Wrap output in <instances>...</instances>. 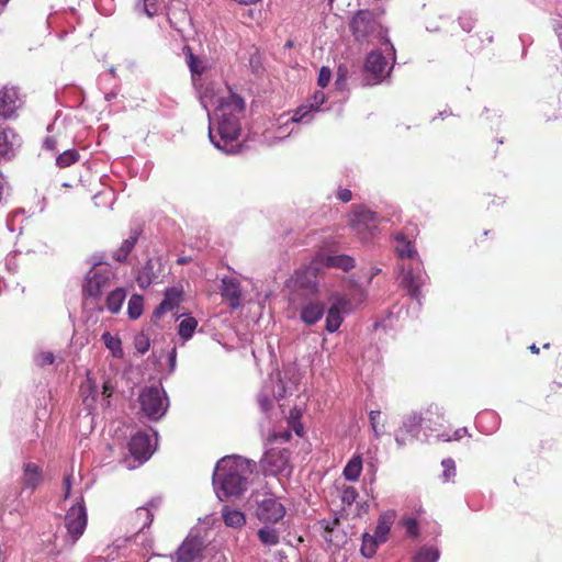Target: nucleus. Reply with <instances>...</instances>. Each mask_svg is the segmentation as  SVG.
Segmentation results:
<instances>
[{"label": "nucleus", "instance_id": "72a5a7b5", "mask_svg": "<svg viewBox=\"0 0 562 562\" xmlns=\"http://www.w3.org/2000/svg\"><path fill=\"white\" fill-rule=\"evenodd\" d=\"M258 538L265 546H276L279 543V533L276 529L269 527L259 529Z\"/></svg>", "mask_w": 562, "mask_h": 562}, {"label": "nucleus", "instance_id": "bb28decb", "mask_svg": "<svg viewBox=\"0 0 562 562\" xmlns=\"http://www.w3.org/2000/svg\"><path fill=\"white\" fill-rule=\"evenodd\" d=\"M126 299V291L123 288H116L111 291L106 296V308L110 313L116 314Z\"/></svg>", "mask_w": 562, "mask_h": 562}, {"label": "nucleus", "instance_id": "423d86ee", "mask_svg": "<svg viewBox=\"0 0 562 562\" xmlns=\"http://www.w3.org/2000/svg\"><path fill=\"white\" fill-rule=\"evenodd\" d=\"M290 451L285 448H271L260 461L266 475H278L289 467Z\"/></svg>", "mask_w": 562, "mask_h": 562}, {"label": "nucleus", "instance_id": "49530a36", "mask_svg": "<svg viewBox=\"0 0 562 562\" xmlns=\"http://www.w3.org/2000/svg\"><path fill=\"white\" fill-rule=\"evenodd\" d=\"M134 345H135L136 350L139 353L144 355L149 349V346H150L149 338L145 334H138L135 337Z\"/></svg>", "mask_w": 562, "mask_h": 562}, {"label": "nucleus", "instance_id": "4d7b16f0", "mask_svg": "<svg viewBox=\"0 0 562 562\" xmlns=\"http://www.w3.org/2000/svg\"><path fill=\"white\" fill-rule=\"evenodd\" d=\"M64 490H65V494H64V498L67 499L69 496H70V492H71V475H66L64 477Z\"/></svg>", "mask_w": 562, "mask_h": 562}, {"label": "nucleus", "instance_id": "8fccbe9b", "mask_svg": "<svg viewBox=\"0 0 562 562\" xmlns=\"http://www.w3.org/2000/svg\"><path fill=\"white\" fill-rule=\"evenodd\" d=\"M441 465L443 467V476L446 480H450L456 475V464L452 459L442 460Z\"/></svg>", "mask_w": 562, "mask_h": 562}, {"label": "nucleus", "instance_id": "5701e85b", "mask_svg": "<svg viewBox=\"0 0 562 562\" xmlns=\"http://www.w3.org/2000/svg\"><path fill=\"white\" fill-rule=\"evenodd\" d=\"M325 306L321 302H311L301 310V319L306 325L316 324L324 315Z\"/></svg>", "mask_w": 562, "mask_h": 562}, {"label": "nucleus", "instance_id": "ea45409f", "mask_svg": "<svg viewBox=\"0 0 562 562\" xmlns=\"http://www.w3.org/2000/svg\"><path fill=\"white\" fill-rule=\"evenodd\" d=\"M13 155V145L4 131H0V161L10 159Z\"/></svg>", "mask_w": 562, "mask_h": 562}, {"label": "nucleus", "instance_id": "20e7f679", "mask_svg": "<svg viewBox=\"0 0 562 562\" xmlns=\"http://www.w3.org/2000/svg\"><path fill=\"white\" fill-rule=\"evenodd\" d=\"M165 400L166 398L162 397L160 391L155 386L145 389L138 397L142 412L148 418L155 420L164 416L167 411Z\"/></svg>", "mask_w": 562, "mask_h": 562}, {"label": "nucleus", "instance_id": "09e8293b", "mask_svg": "<svg viewBox=\"0 0 562 562\" xmlns=\"http://www.w3.org/2000/svg\"><path fill=\"white\" fill-rule=\"evenodd\" d=\"M426 416L427 417L425 419H427L429 423L436 422L434 420L432 416H436L437 419H443V414L438 404L428 405V407L426 408Z\"/></svg>", "mask_w": 562, "mask_h": 562}, {"label": "nucleus", "instance_id": "4c0bfd02", "mask_svg": "<svg viewBox=\"0 0 562 562\" xmlns=\"http://www.w3.org/2000/svg\"><path fill=\"white\" fill-rule=\"evenodd\" d=\"M369 419L375 437H381L385 431V423L381 420V412L371 411L369 414Z\"/></svg>", "mask_w": 562, "mask_h": 562}, {"label": "nucleus", "instance_id": "a211bd4d", "mask_svg": "<svg viewBox=\"0 0 562 562\" xmlns=\"http://www.w3.org/2000/svg\"><path fill=\"white\" fill-rule=\"evenodd\" d=\"M340 520L335 517L331 520H323L324 539L334 547H342L347 542V535L339 530Z\"/></svg>", "mask_w": 562, "mask_h": 562}, {"label": "nucleus", "instance_id": "4468645a", "mask_svg": "<svg viewBox=\"0 0 562 562\" xmlns=\"http://www.w3.org/2000/svg\"><path fill=\"white\" fill-rule=\"evenodd\" d=\"M387 61L380 52H371L364 63V71L371 76L370 85H376L385 77Z\"/></svg>", "mask_w": 562, "mask_h": 562}, {"label": "nucleus", "instance_id": "dca6fc26", "mask_svg": "<svg viewBox=\"0 0 562 562\" xmlns=\"http://www.w3.org/2000/svg\"><path fill=\"white\" fill-rule=\"evenodd\" d=\"M44 481L42 468L34 462H26L20 477L22 490L34 492Z\"/></svg>", "mask_w": 562, "mask_h": 562}, {"label": "nucleus", "instance_id": "a18cd8bd", "mask_svg": "<svg viewBox=\"0 0 562 562\" xmlns=\"http://www.w3.org/2000/svg\"><path fill=\"white\" fill-rule=\"evenodd\" d=\"M61 137V132L57 131L55 134H49L44 138L43 146L47 150H56Z\"/></svg>", "mask_w": 562, "mask_h": 562}, {"label": "nucleus", "instance_id": "9b49d317", "mask_svg": "<svg viewBox=\"0 0 562 562\" xmlns=\"http://www.w3.org/2000/svg\"><path fill=\"white\" fill-rule=\"evenodd\" d=\"M424 417L420 413L412 412L404 416L402 426L395 435L398 446H405L407 441L416 438L420 431Z\"/></svg>", "mask_w": 562, "mask_h": 562}, {"label": "nucleus", "instance_id": "9d476101", "mask_svg": "<svg viewBox=\"0 0 562 562\" xmlns=\"http://www.w3.org/2000/svg\"><path fill=\"white\" fill-rule=\"evenodd\" d=\"M258 519L266 524H276L285 515L284 506L272 496H263L258 501L256 510Z\"/></svg>", "mask_w": 562, "mask_h": 562}, {"label": "nucleus", "instance_id": "603ef678", "mask_svg": "<svg viewBox=\"0 0 562 562\" xmlns=\"http://www.w3.org/2000/svg\"><path fill=\"white\" fill-rule=\"evenodd\" d=\"M297 416H299V413L295 411H292L289 423L293 426L295 434L301 437L303 435V426L296 422Z\"/></svg>", "mask_w": 562, "mask_h": 562}, {"label": "nucleus", "instance_id": "5fc2aeb1", "mask_svg": "<svg viewBox=\"0 0 562 562\" xmlns=\"http://www.w3.org/2000/svg\"><path fill=\"white\" fill-rule=\"evenodd\" d=\"M325 94L324 92L319 91L314 94V112L319 110V106L325 102Z\"/></svg>", "mask_w": 562, "mask_h": 562}, {"label": "nucleus", "instance_id": "473e14b6", "mask_svg": "<svg viewBox=\"0 0 562 562\" xmlns=\"http://www.w3.org/2000/svg\"><path fill=\"white\" fill-rule=\"evenodd\" d=\"M144 300L139 294H133L127 304V313L131 319H137L143 313Z\"/></svg>", "mask_w": 562, "mask_h": 562}, {"label": "nucleus", "instance_id": "c85d7f7f", "mask_svg": "<svg viewBox=\"0 0 562 562\" xmlns=\"http://www.w3.org/2000/svg\"><path fill=\"white\" fill-rule=\"evenodd\" d=\"M384 543L383 541H380L378 537L374 535H370L368 532H364L362 535V543L360 548V553L367 558L370 559L376 553V549L380 544Z\"/></svg>", "mask_w": 562, "mask_h": 562}, {"label": "nucleus", "instance_id": "b1692460", "mask_svg": "<svg viewBox=\"0 0 562 562\" xmlns=\"http://www.w3.org/2000/svg\"><path fill=\"white\" fill-rule=\"evenodd\" d=\"M348 304V301L339 300L337 304H333L329 307L326 316V329L329 333H334L340 327L342 322L340 307L345 308Z\"/></svg>", "mask_w": 562, "mask_h": 562}, {"label": "nucleus", "instance_id": "f8f14e48", "mask_svg": "<svg viewBox=\"0 0 562 562\" xmlns=\"http://www.w3.org/2000/svg\"><path fill=\"white\" fill-rule=\"evenodd\" d=\"M158 507V502L156 499H151L148 502L146 506H140L136 508L127 518V524L132 527L136 532L143 531L145 528H148L154 520L153 509Z\"/></svg>", "mask_w": 562, "mask_h": 562}, {"label": "nucleus", "instance_id": "680f3d73", "mask_svg": "<svg viewBox=\"0 0 562 562\" xmlns=\"http://www.w3.org/2000/svg\"><path fill=\"white\" fill-rule=\"evenodd\" d=\"M247 15H248L250 19H254L255 10L249 9V10L247 11Z\"/></svg>", "mask_w": 562, "mask_h": 562}, {"label": "nucleus", "instance_id": "58836bf2", "mask_svg": "<svg viewBox=\"0 0 562 562\" xmlns=\"http://www.w3.org/2000/svg\"><path fill=\"white\" fill-rule=\"evenodd\" d=\"M79 159V154L75 149H67L61 153L57 159L56 164L60 168H66L72 164H75Z\"/></svg>", "mask_w": 562, "mask_h": 562}, {"label": "nucleus", "instance_id": "cd10ccee", "mask_svg": "<svg viewBox=\"0 0 562 562\" xmlns=\"http://www.w3.org/2000/svg\"><path fill=\"white\" fill-rule=\"evenodd\" d=\"M325 266L349 271L355 267V260L348 255H331L326 257Z\"/></svg>", "mask_w": 562, "mask_h": 562}, {"label": "nucleus", "instance_id": "c03bdc74", "mask_svg": "<svg viewBox=\"0 0 562 562\" xmlns=\"http://www.w3.org/2000/svg\"><path fill=\"white\" fill-rule=\"evenodd\" d=\"M402 525L405 527L406 532L409 537H417L419 535L418 522L415 518H404Z\"/></svg>", "mask_w": 562, "mask_h": 562}, {"label": "nucleus", "instance_id": "6e6552de", "mask_svg": "<svg viewBox=\"0 0 562 562\" xmlns=\"http://www.w3.org/2000/svg\"><path fill=\"white\" fill-rule=\"evenodd\" d=\"M87 512L83 501L71 506L65 516V526L72 541H77L83 533L87 526Z\"/></svg>", "mask_w": 562, "mask_h": 562}, {"label": "nucleus", "instance_id": "4be33fe9", "mask_svg": "<svg viewBox=\"0 0 562 562\" xmlns=\"http://www.w3.org/2000/svg\"><path fill=\"white\" fill-rule=\"evenodd\" d=\"M140 233L138 231H132L130 236L123 240L122 245L113 252L112 258L117 262H125L128 255L134 249L138 241Z\"/></svg>", "mask_w": 562, "mask_h": 562}, {"label": "nucleus", "instance_id": "2eb2a0df", "mask_svg": "<svg viewBox=\"0 0 562 562\" xmlns=\"http://www.w3.org/2000/svg\"><path fill=\"white\" fill-rule=\"evenodd\" d=\"M128 450L135 459L147 460L153 452L150 436L143 431L136 432L128 442Z\"/></svg>", "mask_w": 562, "mask_h": 562}, {"label": "nucleus", "instance_id": "e2e57ef3", "mask_svg": "<svg viewBox=\"0 0 562 562\" xmlns=\"http://www.w3.org/2000/svg\"><path fill=\"white\" fill-rule=\"evenodd\" d=\"M440 438L443 440V441H450L451 440V437L449 436H446V435H440Z\"/></svg>", "mask_w": 562, "mask_h": 562}, {"label": "nucleus", "instance_id": "0e129e2a", "mask_svg": "<svg viewBox=\"0 0 562 562\" xmlns=\"http://www.w3.org/2000/svg\"><path fill=\"white\" fill-rule=\"evenodd\" d=\"M178 262H179V263H186V262H187V259H186V258H179V259H178Z\"/></svg>", "mask_w": 562, "mask_h": 562}, {"label": "nucleus", "instance_id": "69168bd1", "mask_svg": "<svg viewBox=\"0 0 562 562\" xmlns=\"http://www.w3.org/2000/svg\"><path fill=\"white\" fill-rule=\"evenodd\" d=\"M9 0H0V4H5Z\"/></svg>", "mask_w": 562, "mask_h": 562}, {"label": "nucleus", "instance_id": "bf43d9fd", "mask_svg": "<svg viewBox=\"0 0 562 562\" xmlns=\"http://www.w3.org/2000/svg\"><path fill=\"white\" fill-rule=\"evenodd\" d=\"M467 434V429L465 428H460V429H457L453 434V439L454 440H459L461 439L464 435Z\"/></svg>", "mask_w": 562, "mask_h": 562}, {"label": "nucleus", "instance_id": "412c9836", "mask_svg": "<svg viewBox=\"0 0 562 562\" xmlns=\"http://www.w3.org/2000/svg\"><path fill=\"white\" fill-rule=\"evenodd\" d=\"M395 518L396 513L394 510H386L379 516L374 536L378 537L380 541L386 542L387 535L395 521Z\"/></svg>", "mask_w": 562, "mask_h": 562}, {"label": "nucleus", "instance_id": "ddd939ff", "mask_svg": "<svg viewBox=\"0 0 562 562\" xmlns=\"http://www.w3.org/2000/svg\"><path fill=\"white\" fill-rule=\"evenodd\" d=\"M426 281V276L420 270L414 271L412 268L403 267L401 286L415 300L420 299V288Z\"/></svg>", "mask_w": 562, "mask_h": 562}, {"label": "nucleus", "instance_id": "6ab92c4d", "mask_svg": "<svg viewBox=\"0 0 562 562\" xmlns=\"http://www.w3.org/2000/svg\"><path fill=\"white\" fill-rule=\"evenodd\" d=\"M221 294L228 301V304L233 310L240 306L241 290L238 280L234 278H224L222 280Z\"/></svg>", "mask_w": 562, "mask_h": 562}, {"label": "nucleus", "instance_id": "393cba45", "mask_svg": "<svg viewBox=\"0 0 562 562\" xmlns=\"http://www.w3.org/2000/svg\"><path fill=\"white\" fill-rule=\"evenodd\" d=\"M181 291L176 288L168 289L165 293V297L159 306L155 310V315L159 316L168 311L173 310L180 303Z\"/></svg>", "mask_w": 562, "mask_h": 562}, {"label": "nucleus", "instance_id": "6e6d98bb", "mask_svg": "<svg viewBox=\"0 0 562 562\" xmlns=\"http://www.w3.org/2000/svg\"><path fill=\"white\" fill-rule=\"evenodd\" d=\"M189 67L193 74L200 75L202 72V70L198 68V58L193 54L189 55Z\"/></svg>", "mask_w": 562, "mask_h": 562}, {"label": "nucleus", "instance_id": "e433bc0d", "mask_svg": "<svg viewBox=\"0 0 562 562\" xmlns=\"http://www.w3.org/2000/svg\"><path fill=\"white\" fill-rule=\"evenodd\" d=\"M312 112H314V104H303L294 111L291 121L295 123L310 122Z\"/></svg>", "mask_w": 562, "mask_h": 562}, {"label": "nucleus", "instance_id": "f257e3e1", "mask_svg": "<svg viewBox=\"0 0 562 562\" xmlns=\"http://www.w3.org/2000/svg\"><path fill=\"white\" fill-rule=\"evenodd\" d=\"M244 110L245 101L236 93L231 92L220 101L217 106V127L216 130L210 128L209 136L215 147L226 154H236L239 151V114H241Z\"/></svg>", "mask_w": 562, "mask_h": 562}, {"label": "nucleus", "instance_id": "338daca9", "mask_svg": "<svg viewBox=\"0 0 562 562\" xmlns=\"http://www.w3.org/2000/svg\"><path fill=\"white\" fill-rule=\"evenodd\" d=\"M549 347H550V344H549V342H547V344H544V345H543V348H544V349H548Z\"/></svg>", "mask_w": 562, "mask_h": 562}, {"label": "nucleus", "instance_id": "de8ad7c7", "mask_svg": "<svg viewBox=\"0 0 562 562\" xmlns=\"http://www.w3.org/2000/svg\"><path fill=\"white\" fill-rule=\"evenodd\" d=\"M291 438H292L291 430L290 429H284V430H281V431H274L271 435H269L268 441L270 443H273V442H277V441L286 442Z\"/></svg>", "mask_w": 562, "mask_h": 562}, {"label": "nucleus", "instance_id": "f704fd0d", "mask_svg": "<svg viewBox=\"0 0 562 562\" xmlns=\"http://www.w3.org/2000/svg\"><path fill=\"white\" fill-rule=\"evenodd\" d=\"M439 558V551L434 548L423 547L414 557V562H436Z\"/></svg>", "mask_w": 562, "mask_h": 562}, {"label": "nucleus", "instance_id": "a878e982", "mask_svg": "<svg viewBox=\"0 0 562 562\" xmlns=\"http://www.w3.org/2000/svg\"><path fill=\"white\" fill-rule=\"evenodd\" d=\"M222 518L227 527L241 528L246 524L245 514L237 509H232L229 506H224L222 509Z\"/></svg>", "mask_w": 562, "mask_h": 562}, {"label": "nucleus", "instance_id": "864d4df0", "mask_svg": "<svg viewBox=\"0 0 562 562\" xmlns=\"http://www.w3.org/2000/svg\"><path fill=\"white\" fill-rule=\"evenodd\" d=\"M337 199H339L341 202L344 203H347L349 201H351L352 199V193L349 189H342L340 188L338 191H337Z\"/></svg>", "mask_w": 562, "mask_h": 562}, {"label": "nucleus", "instance_id": "c9c22d12", "mask_svg": "<svg viewBox=\"0 0 562 562\" xmlns=\"http://www.w3.org/2000/svg\"><path fill=\"white\" fill-rule=\"evenodd\" d=\"M196 326L198 322L194 317H187L180 322L178 333L182 338L189 339L192 337Z\"/></svg>", "mask_w": 562, "mask_h": 562}, {"label": "nucleus", "instance_id": "37998d69", "mask_svg": "<svg viewBox=\"0 0 562 562\" xmlns=\"http://www.w3.org/2000/svg\"><path fill=\"white\" fill-rule=\"evenodd\" d=\"M341 502L347 505H351L358 497V492L353 486H346L341 491Z\"/></svg>", "mask_w": 562, "mask_h": 562}, {"label": "nucleus", "instance_id": "7c9ffc66", "mask_svg": "<svg viewBox=\"0 0 562 562\" xmlns=\"http://www.w3.org/2000/svg\"><path fill=\"white\" fill-rule=\"evenodd\" d=\"M395 239L397 241L396 252L401 258L412 259L415 255H417V251L412 241L406 239L403 234H398Z\"/></svg>", "mask_w": 562, "mask_h": 562}, {"label": "nucleus", "instance_id": "aec40b11", "mask_svg": "<svg viewBox=\"0 0 562 562\" xmlns=\"http://www.w3.org/2000/svg\"><path fill=\"white\" fill-rule=\"evenodd\" d=\"M294 288L306 290L311 293L316 292V271L312 267L297 270L293 278Z\"/></svg>", "mask_w": 562, "mask_h": 562}, {"label": "nucleus", "instance_id": "13d9d810", "mask_svg": "<svg viewBox=\"0 0 562 562\" xmlns=\"http://www.w3.org/2000/svg\"><path fill=\"white\" fill-rule=\"evenodd\" d=\"M113 392H114V389H113V387H112L108 382H105V383L103 384V391H102V394H103L104 396H106V397H110V396H112Z\"/></svg>", "mask_w": 562, "mask_h": 562}, {"label": "nucleus", "instance_id": "c756f323", "mask_svg": "<svg viewBox=\"0 0 562 562\" xmlns=\"http://www.w3.org/2000/svg\"><path fill=\"white\" fill-rule=\"evenodd\" d=\"M101 339L104 342L105 347L110 349L114 358L121 359L124 357L122 341L117 336H113L111 333L105 331L104 334H102Z\"/></svg>", "mask_w": 562, "mask_h": 562}, {"label": "nucleus", "instance_id": "052dcab7", "mask_svg": "<svg viewBox=\"0 0 562 562\" xmlns=\"http://www.w3.org/2000/svg\"><path fill=\"white\" fill-rule=\"evenodd\" d=\"M529 350L532 352V353H536L538 355L539 353V348L532 344L531 346H529Z\"/></svg>", "mask_w": 562, "mask_h": 562}, {"label": "nucleus", "instance_id": "39448f33", "mask_svg": "<svg viewBox=\"0 0 562 562\" xmlns=\"http://www.w3.org/2000/svg\"><path fill=\"white\" fill-rule=\"evenodd\" d=\"M349 223L362 240H367L378 227L376 214L363 205L353 207L352 217Z\"/></svg>", "mask_w": 562, "mask_h": 562}, {"label": "nucleus", "instance_id": "f03ea898", "mask_svg": "<svg viewBox=\"0 0 562 562\" xmlns=\"http://www.w3.org/2000/svg\"><path fill=\"white\" fill-rule=\"evenodd\" d=\"M255 468L256 463L248 459L225 457L217 462L213 477L225 496H238L246 490Z\"/></svg>", "mask_w": 562, "mask_h": 562}, {"label": "nucleus", "instance_id": "774afa93", "mask_svg": "<svg viewBox=\"0 0 562 562\" xmlns=\"http://www.w3.org/2000/svg\"><path fill=\"white\" fill-rule=\"evenodd\" d=\"M48 132H49V133H53V132H54V127H53V126H49V127H48Z\"/></svg>", "mask_w": 562, "mask_h": 562}, {"label": "nucleus", "instance_id": "7ed1b4c3", "mask_svg": "<svg viewBox=\"0 0 562 562\" xmlns=\"http://www.w3.org/2000/svg\"><path fill=\"white\" fill-rule=\"evenodd\" d=\"M380 27L375 14L370 10L357 11L349 23V29L359 43L369 42L372 36L379 33Z\"/></svg>", "mask_w": 562, "mask_h": 562}, {"label": "nucleus", "instance_id": "3c124183", "mask_svg": "<svg viewBox=\"0 0 562 562\" xmlns=\"http://www.w3.org/2000/svg\"><path fill=\"white\" fill-rule=\"evenodd\" d=\"M330 78H331L330 69L328 67H325V66L322 67L321 70H319V74H318V79H317L318 86H321L322 88L327 87V85L330 81Z\"/></svg>", "mask_w": 562, "mask_h": 562}, {"label": "nucleus", "instance_id": "79ce46f5", "mask_svg": "<svg viewBox=\"0 0 562 562\" xmlns=\"http://www.w3.org/2000/svg\"><path fill=\"white\" fill-rule=\"evenodd\" d=\"M257 403L260 409L265 413H268L273 406V402L270 397V394L267 392H260L257 395Z\"/></svg>", "mask_w": 562, "mask_h": 562}, {"label": "nucleus", "instance_id": "a19ab883", "mask_svg": "<svg viewBox=\"0 0 562 562\" xmlns=\"http://www.w3.org/2000/svg\"><path fill=\"white\" fill-rule=\"evenodd\" d=\"M35 363L40 368L52 366L55 362V356L50 351H41L35 356Z\"/></svg>", "mask_w": 562, "mask_h": 562}, {"label": "nucleus", "instance_id": "2f4dec72", "mask_svg": "<svg viewBox=\"0 0 562 562\" xmlns=\"http://www.w3.org/2000/svg\"><path fill=\"white\" fill-rule=\"evenodd\" d=\"M362 471V459L360 456L352 457L344 469V475L349 481H357Z\"/></svg>", "mask_w": 562, "mask_h": 562}, {"label": "nucleus", "instance_id": "f3484780", "mask_svg": "<svg viewBox=\"0 0 562 562\" xmlns=\"http://www.w3.org/2000/svg\"><path fill=\"white\" fill-rule=\"evenodd\" d=\"M20 106V99L15 88H3L0 91V120L12 117Z\"/></svg>", "mask_w": 562, "mask_h": 562}, {"label": "nucleus", "instance_id": "0eeeda50", "mask_svg": "<svg viewBox=\"0 0 562 562\" xmlns=\"http://www.w3.org/2000/svg\"><path fill=\"white\" fill-rule=\"evenodd\" d=\"M114 273L111 269L90 271L86 277L83 293L91 297H99L111 285Z\"/></svg>", "mask_w": 562, "mask_h": 562}, {"label": "nucleus", "instance_id": "1a4fd4ad", "mask_svg": "<svg viewBox=\"0 0 562 562\" xmlns=\"http://www.w3.org/2000/svg\"><path fill=\"white\" fill-rule=\"evenodd\" d=\"M204 540L196 535H189L173 554L175 562H194L202 557Z\"/></svg>", "mask_w": 562, "mask_h": 562}]
</instances>
